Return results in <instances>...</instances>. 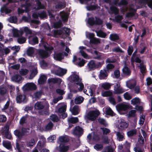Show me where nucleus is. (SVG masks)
Masks as SVG:
<instances>
[{
    "mask_svg": "<svg viewBox=\"0 0 152 152\" xmlns=\"http://www.w3.org/2000/svg\"><path fill=\"white\" fill-rule=\"evenodd\" d=\"M37 7H35V8L37 10L43 9L44 8V6L43 5H42L40 2L38 0H37L35 1Z\"/></svg>",
    "mask_w": 152,
    "mask_h": 152,
    "instance_id": "obj_42",
    "label": "nucleus"
},
{
    "mask_svg": "<svg viewBox=\"0 0 152 152\" xmlns=\"http://www.w3.org/2000/svg\"><path fill=\"white\" fill-rule=\"evenodd\" d=\"M50 119L53 121H57L58 120V119L57 116L54 115H51L50 117Z\"/></svg>",
    "mask_w": 152,
    "mask_h": 152,
    "instance_id": "obj_61",
    "label": "nucleus"
},
{
    "mask_svg": "<svg viewBox=\"0 0 152 152\" xmlns=\"http://www.w3.org/2000/svg\"><path fill=\"white\" fill-rule=\"evenodd\" d=\"M29 129L22 128L21 131L18 130H15L14 132L15 135L18 136V137H20L22 136L23 134L27 132H29Z\"/></svg>",
    "mask_w": 152,
    "mask_h": 152,
    "instance_id": "obj_9",
    "label": "nucleus"
},
{
    "mask_svg": "<svg viewBox=\"0 0 152 152\" xmlns=\"http://www.w3.org/2000/svg\"><path fill=\"white\" fill-rule=\"evenodd\" d=\"M124 99L127 100H129L131 99L132 96L128 92H126L124 94Z\"/></svg>",
    "mask_w": 152,
    "mask_h": 152,
    "instance_id": "obj_50",
    "label": "nucleus"
},
{
    "mask_svg": "<svg viewBox=\"0 0 152 152\" xmlns=\"http://www.w3.org/2000/svg\"><path fill=\"white\" fill-rule=\"evenodd\" d=\"M10 52V50L7 48H4L2 49V48L0 47V55H2L4 53L6 54H7Z\"/></svg>",
    "mask_w": 152,
    "mask_h": 152,
    "instance_id": "obj_28",
    "label": "nucleus"
},
{
    "mask_svg": "<svg viewBox=\"0 0 152 152\" xmlns=\"http://www.w3.org/2000/svg\"><path fill=\"white\" fill-rule=\"evenodd\" d=\"M22 30L27 34H29L31 36L28 37V42L31 45H34L38 42V38L35 36H32V32L27 27H25L23 28Z\"/></svg>",
    "mask_w": 152,
    "mask_h": 152,
    "instance_id": "obj_2",
    "label": "nucleus"
},
{
    "mask_svg": "<svg viewBox=\"0 0 152 152\" xmlns=\"http://www.w3.org/2000/svg\"><path fill=\"white\" fill-rule=\"evenodd\" d=\"M124 92V90L121 86L119 83L114 86V93L115 94H121Z\"/></svg>",
    "mask_w": 152,
    "mask_h": 152,
    "instance_id": "obj_11",
    "label": "nucleus"
},
{
    "mask_svg": "<svg viewBox=\"0 0 152 152\" xmlns=\"http://www.w3.org/2000/svg\"><path fill=\"white\" fill-rule=\"evenodd\" d=\"M97 35L100 37L102 38H105L106 36V34L105 33L103 32L102 31H96Z\"/></svg>",
    "mask_w": 152,
    "mask_h": 152,
    "instance_id": "obj_43",
    "label": "nucleus"
},
{
    "mask_svg": "<svg viewBox=\"0 0 152 152\" xmlns=\"http://www.w3.org/2000/svg\"><path fill=\"white\" fill-rule=\"evenodd\" d=\"M26 96L24 95H19L16 97V100L18 102L25 101Z\"/></svg>",
    "mask_w": 152,
    "mask_h": 152,
    "instance_id": "obj_27",
    "label": "nucleus"
},
{
    "mask_svg": "<svg viewBox=\"0 0 152 152\" xmlns=\"http://www.w3.org/2000/svg\"><path fill=\"white\" fill-rule=\"evenodd\" d=\"M108 75V74L106 71L104 69H102L100 71L99 77L100 80L105 79Z\"/></svg>",
    "mask_w": 152,
    "mask_h": 152,
    "instance_id": "obj_16",
    "label": "nucleus"
},
{
    "mask_svg": "<svg viewBox=\"0 0 152 152\" xmlns=\"http://www.w3.org/2000/svg\"><path fill=\"white\" fill-rule=\"evenodd\" d=\"M70 110L71 111L72 113L74 115H77L80 111L78 106L77 105L75 106L72 108H71Z\"/></svg>",
    "mask_w": 152,
    "mask_h": 152,
    "instance_id": "obj_21",
    "label": "nucleus"
},
{
    "mask_svg": "<svg viewBox=\"0 0 152 152\" xmlns=\"http://www.w3.org/2000/svg\"><path fill=\"white\" fill-rule=\"evenodd\" d=\"M36 85L33 83H28L25 85L23 87V90H33L36 89Z\"/></svg>",
    "mask_w": 152,
    "mask_h": 152,
    "instance_id": "obj_8",
    "label": "nucleus"
},
{
    "mask_svg": "<svg viewBox=\"0 0 152 152\" xmlns=\"http://www.w3.org/2000/svg\"><path fill=\"white\" fill-rule=\"evenodd\" d=\"M103 148V145L101 144H97L94 146V148L97 151L102 150Z\"/></svg>",
    "mask_w": 152,
    "mask_h": 152,
    "instance_id": "obj_55",
    "label": "nucleus"
},
{
    "mask_svg": "<svg viewBox=\"0 0 152 152\" xmlns=\"http://www.w3.org/2000/svg\"><path fill=\"white\" fill-rule=\"evenodd\" d=\"M4 146L8 149H10L11 148L10 142L8 141H4L3 142Z\"/></svg>",
    "mask_w": 152,
    "mask_h": 152,
    "instance_id": "obj_41",
    "label": "nucleus"
},
{
    "mask_svg": "<svg viewBox=\"0 0 152 152\" xmlns=\"http://www.w3.org/2000/svg\"><path fill=\"white\" fill-rule=\"evenodd\" d=\"M103 110L104 111L106 114L112 116L115 115V113L111 110V108L108 107H106L103 109Z\"/></svg>",
    "mask_w": 152,
    "mask_h": 152,
    "instance_id": "obj_20",
    "label": "nucleus"
},
{
    "mask_svg": "<svg viewBox=\"0 0 152 152\" xmlns=\"http://www.w3.org/2000/svg\"><path fill=\"white\" fill-rule=\"evenodd\" d=\"M43 45L45 49L47 51H50V52L53 49V47H50L48 45V44H45V43H43Z\"/></svg>",
    "mask_w": 152,
    "mask_h": 152,
    "instance_id": "obj_47",
    "label": "nucleus"
},
{
    "mask_svg": "<svg viewBox=\"0 0 152 152\" xmlns=\"http://www.w3.org/2000/svg\"><path fill=\"white\" fill-rule=\"evenodd\" d=\"M116 108L118 111L121 114H122L121 112L122 111H125L129 108L128 104L124 103L119 104L116 106Z\"/></svg>",
    "mask_w": 152,
    "mask_h": 152,
    "instance_id": "obj_5",
    "label": "nucleus"
},
{
    "mask_svg": "<svg viewBox=\"0 0 152 152\" xmlns=\"http://www.w3.org/2000/svg\"><path fill=\"white\" fill-rule=\"evenodd\" d=\"M26 38L24 37H20L18 39V41L19 43L22 44L25 42L26 41Z\"/></svg>",
    "mask_w": 152,
    "mask_h": 152,
    "instance_id": "obj_60",
    "label": "nucleus"
},
{
    "mask_svg": "<svg viewBox=\"0 0 152 152\" xmlns=\"http://www.w3.org/2000/svg\"><path fill=\"white\" fill-rule=\"evenodd\" d=\"M145 117L144 115L141 116L139 122V124L142 125L143 124L145 119Z\"/></svg>",
    "mask_w": 152,
    "mask_h": 152,
    "instance_id": "obj_58",
    "label": "nucleus"
},
{
    "mask_svg": "<svg viewBox=\"0 0 152 152\" xmlns=\"http://www.w3.org/2000/svg\"><path fill=\"white\" fill-rule=\"evenodd\" d=\"M55 72L57 75L62 76L66 73V70L56 66L55 67Z\"/></svg>",
    "mask_w": 152,
    "mask_h": 152,
    "instance_id": "obj_10",
    "label": "nucleus"
},
{
    "mask_svg": "<svg viewBox=\"0 0 152 152\" xmlns=\"http://www.w3.org/2000/svg\"><path fill=\"white\" fill-rule=\"evenodd\" d=\"M31 6L30 4L26 3V4L25 5H22V8H18V13L19 14H20L23 13L24 11L26 12L28 11L29 10V7Z\"/></svg>",
    "mask_w": 152,
    "mask_h": 152,
    "instance_id": "obj_14",
    "label": "nucleus"
},
{
    "mask_svg": "<svg viewBox=\"0 0 152 152\" xmlns=\"http://www.w3.org/2000/svg\"><path fill=\"white\" fill-rule=\"evenodd\" d=\"M135 83V82L134 80H130L127 82L126 86L128 88L131 89L134 87Z\"/></svg>",
    "mask_w": 152,
    "mask_h": 152,
    "instance_id": "obj_23",
    "label": "nucleus"
},
{
    "mask_svg": "<svg viewBox=\"0 0 152 152\" xmlns=\"http://www.w3.org/2000/svg\"><path fill=\"white\" fill-rule=\"evenodd\" d=\"M112 84L108 82L102 83L99 84V86L105 90H108L110 89Z\"/></svg>",
    "mask_w": 152,
    "mask_h": 152,
    "instance_id": "obj_18",
    "label": "nucleus"
},
{
    "mask_svg": "<svg viewBox=\"0 0 152 152\" xmlns=\"http://www.w3.org/2000/svg\"><path fill=\"white\" fill-rule=\"evenodd\" d=\"M110 10L113 13L115 14H118V10L115 7L112 6L111 7Z\"/></svg>",
    "mask_w": 152,
    "mask_h": 152,
    "instance_id": "obj_53",
    "label": "nucleus"
},
{
    "mask_svg": "<svg viewBox=\"0 0 152 152\" xmlns=\"http://www.w3.org/2000/svg\"><path fill=\"white\" fill-rule=\"evenodd\" d=\"M59 140L61 142H66L69 141V139L66 136H62L59 137Z\"/></svg>",
    "mask_w": 152,
    "mask_h": 152,
    "instance_id": "obj_45",
    "label": "nucleus"
},
{
    "mask_svg": "<svg viewBox=\"0 0 152 152\" xmlns=\"http://www.w3.org/2000/svg\"><path fill=\"white\" fill-rule=\"evenodd\" d=\"M143 2L147 4L150 7L152 8V0H144Z\"/></svg>",
    "mask_w": 152,
    "mask_h": 152,
    "instance_id": "obj_59",
    "label": "nucleus"
},
{
    "mask_svg": "<svg viewBox=\"0 0 152 152\" xmlns=\"http://www.w3.org/2000/svg\"><path fill=\"white\" fill-rule=\"evenodd\" d=\"M86 37L87 38H89L90 40L94 37V35L93 33L86 32Z\"/></svg>",
    "mask_w": 152,
    "mask_h": 152,
    "instance_id": "obj_51",
    "label": "nucleus"
},
{
    "mask_svg": "<svg viewBox=\"0 0 152 152\" xmlns=\"http://www.w3.org/2000/svg\"><path fill=\"white\" fill-rule=\"evenodd\" d=\"M112 95L113 93L110 91H103L101 93V95L103 97L111 96Z\"/></svg>",
    "mask_w": 152,
    "mask_h": 152,
    "instance_id": "obj_24",
    "label": "nucleus"
},
{
    "mask_svg": "<svg viewBox=\"0 0 152 152\" xmlns=\"http://www.w3.org/2000/svg\"><path fill=\"white\" fill-rule=\"evenodd\" d=\"M12 80L14 81L19 82L21 79V77L19 75H16L12 78Z\"/></svg>",
    "mask_w": 152,
    "mask_h": 152,
    "instance_id": "obj_46",
    "label": "nucleus"
},
{
    "mask_svg": "<svg viewBox=\"0 0 152 152\" xmlns=\"http://www.w3.org/2000/svg\"><path fill=\"white\" fill-rule=\"evenodd\" d=\"M28 72V70L26 69H22L20 71V73L21 75H24L27 74Z\"/></svg>",
    "mask_w": 152,
    "mask_h": 152,
    "instance_id": "obj_54",
    "label": "nucleus"
},
{
    "mask_svg": "<svg viewBox=\"0 0 152 152\" xmlns=\"http://www.w3.org/2000/svg\"><path fill=\"white\" fill-rule=\"evenodd\" d=\"M78 121V118L77 117H70L68 119V121L69 124H75Z\"/></svg>",
    "mask_w": 152,
    "mask_h": 152,
    "instance_id": "obj_25",
    "label": "nucleus"
},
{
    "mask_svg": "<svg viewBox=\"0 0 152 152\" xmlns=\"http://www.w3.org/2000/svg\"><path fill=\"white\" fill-rule=\"evenodd\" d=\"M79 52L81 54V56L84 58L86 59H89L91 58V57L87 53H86L84 51L86 50L88 52L91 53L94 55V58L98 60H102L105 58V57L101 55L99 52L96 50H95L93 51L92 49L88 50L86 49V48L85 47L81 46L79 48Z\"/></svg>",
    "mask_w": 152,
    "mask_h": 152,
    "instance_id": "obj_1",
    "label": "nucleus"
},
{
    "mask_svg": "<svg viewBox=\"0 0 152 152\" xmlns=\"http://www.w3.org/2000/svg\"><path fill=\"white\" fill-rule=\"evenodd\" d=\"M8 20L11 23H15L17 21V19L15 16L11 17L8 19Z\"/></svg>",
    "mask_w": 152,
    "mask_h": 152,
    "instance_id": "obj_56",
    "label": "nucleus"
},
{
    "mask_svg": "<svg viewBox=\"0 0 152 152\" xmlns=\"http://www.w3.org/2000/svg\"><path fill=\"white\" fill-rule=\"evenodd\" d=\"M12 33L14 37H18L20 35H22V32H19L17 29H13L12 30Z\"/></svg>",
    "mask_w": 152,
    "mask_h": 152,
    "instance_id": "obj_34",
    "label": "nucleus"
},
{
    "mask_svg": "<svg viewBox=\"0 0 152 152\" xmlns=\"http://www.w3.org/2000/svg\"><path fill=\"white\" fill-rule=\"evenodd\" d=\"M33 16L35 18H37L38 17H39L41 18H43L46 17V14L44 12H42L41 14H39L38 15L34 13L33 14Z\"/></svg>",
    "mask_w": 152,
    "mask_h": 152,
    "instance_id": "obj_30",
    "label": "nucleus"
},
{
    "mask_svg": "<svg viewBox=\"0 0 152 152\" xmlns=\"http://www.w3.org/2000/svg\"><path fill=\"white\" fill-rule=\"evenodd\" d=\"M110 38L112 41H115L118 39L119 37L117 34H113L110 35Z\"/></svg>",
    "mask_w": 152,
    "mask_h": 152,
    "instance_id": "obj_39",
    "label": "nucleus"
},
{
    "mask_svg": "<svg viewBox=\"0 0 152 152\" xmlns=\"http://www.w3.org/2000/svg\"><path fill=\"white\" fill-rule=\"evenodd\" d=\"M60 15L63 20H67L68 18V14L67 13L64 12H61L60 13Z\"/></svg>",
    "mask_w": 152,
    "mask_h": 152,
    "instance_id": "obj_29",
    "label": "nucleus"
},
{
    "mask_svg": "<svg viewBox=\"0 0 152 152\" xmlns=\"http://www.w3.org/2000/svg\"><path fill=\"white\" fill-rule=\"evenodd\" d=\"M83 98L80 96L76 97L75 99V102L76 104H80L83 101Z\"/></svg>",
    "mask_w": 152,
    "mask_h": 152,
    "instance_id": "obj_33",
    "label": "nucleus"
},
{
    "mask_svg": "<svg viewBox=\"0 0 152 152\" xmlns=\"http://www.w3.org/2000/svg\"><path fill=\"white\" fill-rule=\"evenodd\" d=\"M139 67L140 68L141 72L142 73H144L145 70V66L142 64H140Z\"/></svg>",
    "mask_w": 152,
    "mask_h": 152,
    "instance_id": "obj_57",
    "label": "nucleus"
},
{
    "mask_svg": "<svg viewBox=\"0 0 152 152\" xmlns=\"http://www.w3.org/2000/svg\"><path fill=\"white\" fill-rule=\"evenodd\" d=\"M44 107V105L41 102H37L35 104L34 108L37 110H41L43 109Z\"/></svg>",
    "mask_w": 152,
    "mask_h": 152,
    "instance_id": "obj_26",
    "label": "nucleus"
},
{
    "mask_svg": "<svg viewBox=\"0 0 152 152\" xmlns=\"http://www.w3.org/2000/svg\"><path fill=\"white\" fill-rule=\"evenodd\" d=\"M96 88V86L95 85L88 86L87 89L84 90V92L87 95L91 96H93Z\"/></svg>",
    "mask_w": 152,
    "mask_h": 152,
    "instance_id": "obj_6",
    "label": "nucleus"
},
{
    "mask_svg": "<svg viewBox=\"0 0 152 152\" xmlns=\"http://www.w3.org/2000/svg\"><path fill=\"white\" fill-rule=\"evenodd\" d=\"M131 104L134 105L140 103V100L138 98H135L131 101Z\"/></svg>",
    "mask_w": 152,
    "mask_h": 152,
    "instance_id": "obj_52",
    "label": "nucleus"
},
{
    "mask_svg": "<svg viewBox=\"0 0 152 152\" xmlns=\"http://www.w3.org/2000/svg\"><path fill=\"white\" fill-rule=\"evenodd\" d=\"M117 139L119 141H122L124 138V134L122 133L117 132L116 133Z\"/></svg>",
    "mask_w": 152,
    "mask_h": 152,
    "instance_id": "obj_36",
    "label": "nucleus"
},
{
    "mask_svg": "<svg viewBox=\"0 0 152 152\" xmlns=\"http://www.w3.org/2000/svg\"><path fill=\"white\" fill-rule=\"evenodd\" d=\"M83 133V129L80 126H77L75 127L73 133L74 135H80L82 134Z\"/></svg>",
    "mask_w": 152,
    "mask_h": 152,
    "instance_id": "obj_19",
    "label": "nucleus"
},
{
    "mask_svg": "<svg viewBox=\"0 0 152 152\" xmlns=\"http://www.w3.org/2000/svg\"><path fill=\"white\" fill-rule=\"evenodd\" d=\"M123 73L125 75H130L131 71L130 69L127 66V64L126 62H124V66L122 69Z\"/></svg>",
    "mask_w": 152,
    "mask_h": 152,
    "instance_id": "obj_17",
    "label": "nucleus"
},
{
    "mask_svg": "<svg viewBox=\"0 0 152 152\" xmlns=\"http://www.w3.org/2000/svg\"><path fill=\"white\" fill-rule=\"evenodd\" d=\"M128 125V123L124 120H121L118 124V127L120 130H123L127 128Z\"/></svg>",
    "mask_w": 152,
    "mask_h": 152,
    "instance_id": "obj_13",
    "label": "nucleus"
},
{
    "mask_svg": "<svg viewBox=\"0 0 152 152\" xmlns=\"http://www.w3.org/2000/svg\"><path fill=\"white\" fill-rule=\"evenodd\" d=\"M100 114V112L98 110L91 111L86 115L85 118L86 120L94 121Z\"/></svg>",
    "mask_w": 152,
    "mask_h": 152,
    "instance_id": "obj_4",
    "label": "nucleus"
},
{
    "mask_svg": "<svg viewBox=\"0 0 152 152\" xmlns=\"http://www.w3.org/2000/svg\"><path fill=\"white\" fill-rule=\"evenodd\" d=\"M90 42L95 44H97L100 43L99 39L95 37L90 40Z\"/></svg>",
    "mask_w": 152,
    "mask_h": 152,
    "instance_id": "obj_49",
    "label": "nucleus"
},
{
    "mask_svg": "<svg viewBox=\"0 0 152 152\" xmlns=\"http://www.w3.org/2000/svg\"><path fill=\"white\" fill-rule=\"evenodd\" d=\"M41 148V143L38 142L36 147L33 150L32 152H38V150H40Z\"/></svg>",
    "mask_w": 152,
    "mask_h": 152,
    "instance_id": "obj_64",
    "label": "nucleus"
},
{
    "mask_svg": "<svg viewBox=\"0 0 152 152\" xmlns=\"http://www.w3.org/2000/svg\"><path fill=\"white\" fill-rule=\"evenodd\" d=\"M37 139L35 140L33 139L30 140L28 142H27V145L28 147L33 146L35 144L36 142L37 141Z\"/></svg>",
    "mask_w": 152,
    "mask_h": 152,
    "instance_id": "obj_38",
    "label": "nucleus"
},
{
    "mask_svg": "<svg viewBox=\"0 0 152 152\" xmlns=\"http://www.w3.org/2000/svg\"><path fill=\"white\" fill-rule=\"evenodd\" d=\"M37 71L36 68H34L31 72V73L30 75L29 79H33L34 77L37 74Z\"/></svg>",
    "mask_w": 152,
    "mask_h": 152,
    "instance_id": "obj_37",
    "label": "nucleus"
},
{
    "mask_svg": "<svg viewBox=\"0 0 152 152\" xmlns=\"http://www.w3.org/2000/svg\"><path fill=\"white\" fill-rule=\"evenodd\" d=\"M137 131L136 130H133L127 132V134L129 137H132L136 134Z\"/></svg>",
    "mask_w": 152,
    "mask_h": 152,
    "instance_id": "obj_48",
    "label": "nucleus"
},
{
    "mask_svg": "<svg viewBox=\"0 0 152 152\" xmlns=\"http://www.w3.org/2000/svg\"><path fill=\"white\" fill-rule=\"evenodd\" d=\"M35 49L33 47H30L28 48L27 51V54L28 56H31L34 53Z\"/></svg>",
    "mask_w": 152,
    "mask_h": 152,
    "instance_id": "obj_32",
    "label": "nucleus"
},
{
    "mask_svg": "<svg viewBox=\"0 0 152 152\" xmlns=\"http://www.w3.org/2000/svg\"><path fill=\"white\" fill-rule=\"evenodd\" d=\"M123 18L121 15H118L115 17V19L114 20L117 22H120L121 20Z\"/></svg>",
    "mask_w": 152,
    "mask_h": 152,
    "instance_id": "obj_63",
    "label": "nucleus"
},
{
    "mask_svg": "<svg viewBox=\"0 0 152 152\" xmlns=\"http://www.w3.org/2000/svg\"><path fill=\"white\" fill-rule=\"evenodd\" d=\"M63 57V55L61 53L55 54L54 56V58L55 59L59 61L62 59Z\"/></svg>",
    "mask_w": 152,
    "mask_h": 152,
    "instance_id": "obj_40",
    "label": "nucleus"
},
{
    "mask_svg": "<svg viewBox=\"0 0 152 152\" xmlns=\"http://www.w3.org/2000/svg\"><path fill=\"white\" fill-rule=\"evenodd\" d=\"M47 79V78L45 75H41L38 81L39 83L41 84L44 83L46 80Z\"/></svg>",
    "mask_w": 152,
    "mask_h": 152,
    "instance_id": "obj_31",
    "label": "nucleus"
},
{
    "mask_svg": "<svg viewBox=\"0 0 152 152\" xmlns=\"http://www.w3.org/2000/svg\"><path fill=\"white\" fill-rule=\"evenodd\" d=\"M69 29L66 28H64L63 31L61 30H55L54 31L53 36L56 37L57 35H61L63 33V35H64L65 33V36L66 37L69 35Z\"/></svg>",
    "mask_w": 152,
    "mask_h": 152,
    "instance_id": "obj_7",
    "label": "nucleus"
},
{
    "mask_svg": "<svg viewBox=\"0 0 152 152\" xmlns=\"http://www.w3.org/2000/svg\"><path fill=\"white\" fill-rule=\"evenodd\" d=\"M39 55L42 57H46L48 56V53L46 51L43 50H40L39 51Z\"/></svg>",
    "mask_w": 152,
    "mask_h": 152,
    "instance_id": "obj_44",
    "label": "nucleus"
},
{
    "mask_svg": "<svg viewBox=\"0 0 152 152\" xmlns=\"http://www.w3.org/2000/svg\"><path fill=\"white\" fill-rule=\"evenodd\" d=\"M69 149V147L68 145L61 144L60 145L58 150L60 152H64L67 151Z\"/></svg>",
    "mask_w": 152,
    "mask_h": 152,
    "instance_id": "obj_22",
    "label": "nucleus"
},
{
    "mask_svg": "<svg viewBox=\"0 0 152 152\" xmlns=\"http://www.w3.org/2000/svg\"><path fill=\"white\" fill-rule=\"evenodd\" d=\"M87 23L91 25H93L94 24H101L102 23V21L99 18H96V21H95L93 18H89L87 21Z\"/></svg>",
    "mask_w": 152,
    "mask_h": 152,
    "instance_id": "obj_12",
    "label": "nucleus"
},
{
    "mask_svg": "<svg viewBox=\"0 0 152 152\" xmlns=\"http://www.w3.org/2000/svg\"><path fill=\"white\" fill-rule=\"evenodd\" d=\"M72 80L75 84V86L80 91H81L84 88L83 84L81 82V79L79 76L75 74L72 75L70 77Z\"/></svg>",
    "mask_w": 152,
    "mask_h": 152,
    "instance_id": "obj_3",
    "label": "nucleus"
},
{
    "mask_svg": "<svg viewBox=\"0 0 152 152\" xmlns=\"http://www.w3.org/2000/svg\"><path fill=\"white\" fill-rule=\"evenodd\" d=\"M98 121L100 124L103 125H107L106 121L103 118H99L98 119Z\"/></svg>",
    "mask_w": 152,
    "mask_h": 152,
    "instance_id": "obj_62",
    "label": "nucleus"
},
{
    "mask_svg": "<svg viewBox=\"0 0 152 152\" xmlns=\"http://www.w3.org/2000/svg\"><path fill=\"white\" fill-rule=\"evenodd\" d=\"M93 135V139L95 141H96L99 139V137L96 135L94 134L93 133H91V134H89L87 136L89 140H90L91 139V137Z\"/></svg>",
    "mask_w": 152,
    "mask_h": 152,
    "instance_id": "obj_35",
    "label": "nucleus"
},
{
    "mask_svg": "<svg viewBox=\"0 0 152 152\" xmlns=\"http://www.w3.org/2000/svg\"><path fill=\"white\" fill-rule=\"evenodd\" d=\"M87 66L89 70H93L96 68V64L93 60L90 61L87 64Z\"/></svg>",
    "mask_w": 152,
    "mask_h": 152,
    "instance_id": "obj_15",
    "label": "nucleus"
}]
</instances>
